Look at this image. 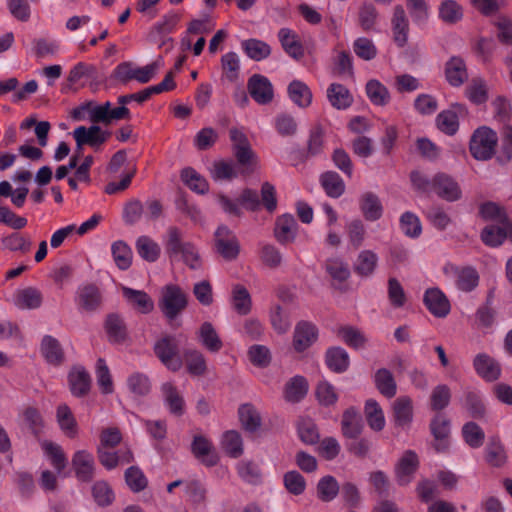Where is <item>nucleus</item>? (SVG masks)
Here are the masks:
<instances>
[{"instance_id": "obj_1", "label": "nucleus", "mask_w": 512, "mask_h": 512, "mask_svg": "<svg viewBox=\"0 0 512 512\" xmlns=\"http://www.w3.org/2000/svg\"><path fill=\"white\" fill-rule=\"evenodd\" d=\"M498 143L497 133L489 127L477 128L470 139L469 149L471 155L477 160L492 158Z\"/></svg>"}, {"instance_id": "obj_2", "label": "nucleus", "mask_w": 512, "mask_h": 512, "mask_svg": "<svg viewBox=\"0 0 512 512\" xmlns=\"http://www.w3.org/2000/svg\"><path fill=\"white\" fill-rule=\"evenodd\" d=\"M230 139L236 159L243 166L242 173L248 174L253 172L258 164V160L244 132L237 128H232L230 130Z\"/></svg>"}, {"instance_id": "obj_3", "label": "nucleus", "mask_w": 512, "mask_h": 512, "mask_svg": "<svg viewBox=\"0 0 512 512\" xmlns=\"http://www.w3.org/2000/svg\"><path fill=\"white\" fill-rule=\"evenodd\" d=\"M187 306V297L182 289L173 284L162 289L159 307L169 320L175 319Z\"/></svg>"}, {"instance_id": "obj_4", "label": "nucleus", "mask_w": 512, "mask_h": 512, "mask_svg": "<svg viewBox=\"0 0 512 512\" xmlns=\"http://www.w3.org/2000/svg\"><path fill=\"white\" fill-rule=\"evenodd\" d=\"M116 107H112L110 101L94 105L89 109V118L94 123L111 124L114 121L129 120L131 112L127 108V104L117 103Z\"/></svg>"}, {"instance_id": "obj_5", "label": "nucleus", "mask_w": 512, "mask_h": 512, "mask_svg": "<svg viewBox=\"0 0 512 512\" xmlns=\"http://www.w3.org/2000/svg\"><path fill=\"white\" fill-rule=\"evenodd\" d=\"M159 65L157 62L150 63L143 67H138L132 62H123L115 68V77L121 82L135 80L139 83H147L157 73Z\"/></svg>"}, {"instance_id": "obj_6", "label": "nucleus", "mask_w": 512, "mask_h": 512, "mask_svg": "<svg viewBox=\"0 0 512 512\" xmlns=\"http://www.w3.org/2000/svg\"><path fill=\"white\" fill-rule=\"evenodd\" d=\"M215 246L217 252L226 260L235 259L240 251L239 242L235 234L226 226H220L216 230Z\"/></svg>"}, {"instance_id": "obj_7", "label": "nucleus", "mask_w": 512, "mask_h": 512, "mask_svg": "<svg viewBox=\"0 0 512 512\" xmlns=\"http://www.w3.org/2000/svg\"><path fill=\"white\" fill-rule=\"evenodd\" d=\"M155 354L160 361L171 371H178L182 367V359L178 353L176 343L170 338H163L156 342Z\"/></svg>"}, {"instance_id": "obj_8", "label": "nucleus", "mask_w": 512, "mask_h": 512, "mask_svg": "<svg viewBox=\"0 0 512 512\" xmlns=\"http://www.w3.org/2000/svg\"><path fill=\"white\" fill-rule=\"evenodd\" d=\"M109 136L110 132L103 130L98 125H92L90 127L79 126L73 131V137L79 151L83 145H89L91 147L100 146L106 142Z\"/></svg>"}, {"instance_id": "obj_9", "label": "nucleus", "mask_w": 512, "mask_h": 512, "mask_svg": "<svg viewBox=\"0 0 512 512\" xmlns=\"http://www.w3.org/2000/svg\"><path fill=\"white\" fill-rule=\"evenodd\" d=\"M247 88L250 96L258 104L266 105L273 100V85L270 80L263 75H252L248 80Z\"/></svg>"}, {"instance_id": "obj_10", "label": "nucleus", "mask_w": 512, "mask_h": 512, "mask_svg": "<svg viewBox=\"0 0 512 512\" xmlns=\"http://www.w3.org/2000/svg\"><path fill=\"white\" fill-rule=\"evenodd\" d=\"M423 301L428 311L438 318L446 317L451 310L449 299L438 287L427 289L424 293Z\"/></svg>"}, {"instance_id": "obj_11", "label": "nucleus", "mask_w": 512, "mask_h": 512, "mask_svg": "<svg viewBox=\"0 0 512 512\" xmlns=\"http://www.w3.org/2000/svg\"><path fill=\"white\" fill-rule=\"evenodd\" d=\"M419 467L418 455L412 451H405L395 466L396 480L399 485H408L414 478Z\"/></svg>"}, {"instance_id": "obj_12", "label": "nucleus", "mask_w": 512, "mask_h": 512, "mask_svg": "<svg viewBox=\"0 0 512 512\" xmlns=\"http://www.w3.org/2000/svg\"><path fill=\"white\" fill-rule=\"evenodd\" d=\"M76 305L82 312L96 311L102 302L99 288L94 284H85L78 288L75 297Z\"/></svg>"}, {"instance_id": "obj_13", "label": "nucleus", "mask_w": 512, "mask_h": 512, "mask_svg": "<svg viewBox=\"0 0 512 512\" xmlns=\"http://www.w3.org/2000/svg\"><path fill=\"white\" fill-rule=\"evenodd\" d=\"M433 191L442 199L454 202L461 198L462 191L455 179L439 173L433 177Z\"/></svg>"}, {"instance_id": "obj_14", "label": "nucleus", "mask_w": 512, "mask_h": 512, "mask_svg": "<svg viewBox=\"0 0 512 512\" xmlns=\"http://www.w3.org/2000/svg\"><path fill=\"white\" fill-rule=\"evenodd\" d=\"M318 338L317 327L307 321L296 324L293 334V347L297 352H303L312 346Z\"/></svg>"}, {"instance_id": "obj_15", "label": "nucleus", "mask_w": 512, "mask_h": 512, "mask_svg": "<svg viewBox=\"0 0 512 512\" xmlns=\"http://www.w3.org/2000/svg\"><path fill=\"white\" fill-rule=\"evenodd\" d=\"M392 35L398 47H404L408 42L409 21L403 6L396 5L391 19Z\"/></svg>"}, {"instance_id": "obj_16", "label": "nucleus", "mask_w": 512, "mask_h": 512, "mask_svg": "<svg viewBox=\"0 0 512 512\" xmlns=\"http://www.w3.org/2000/svg\"><path fill=\"white\" fill-rule=\"evenodd\" d=\"M11 302L21 310L37 309L42 304V294L34 287L19 288L13 293Z\"/></svg>"}, {"instance_id": "obj_17", "label": "nucleus", "mask_w": 512, "mask_h": 512, "mask_svg": "<svg viewBox=\"0 0 512 512\" xmlns=\"http://www.w3.org/2000/svg\"><path fill=\"white\" fill-rule=\"evenodd\" d=\"M72 466L79 480L90 481L93 478L95 462L93 455L89 451H76L72 457Z\"/></svg>"}, {"instance_id": "obj_18", "label": "nucleus", "mask_w": 512, "mask_h": 512, "mask_svg": "<svg viewBox=\"0 0 512 512\" xmlns=\"http://www.w3.org/2000/svg\"><path fill=\"white\" fill-rule=\"evenodd\" d=\"M359 208L363 217L367 221L379 220L384 212V207L377 194L373 192H364L359 198Z\"/></svg>"}, {"instance_id": "obj_19", "label": "nucleus", "mask_w": 512, "mask_h": 512, "mask_svg": "<svg viewBox=\"0 0 512 512\" xmlns=\"http://www.w3.org/2000/svg\"><path fill=\"white\" fill-rule=\"evenodd\" d=\"M121 290L128 305L138 312L148 314L154 309V302L146 292L125 286Z\"/></svg>"}, {"instance_id": "obj_20", "label": "nucleus", "mask_w": 512, "mask_h": 512, "mask_svg": "<svg viewBox=\"0 0 512 512\" xmlns=\"http://www.w3.org/2000/svg\"><path fill=\"white\" fill-rule=\"evenodd\" d=\"M56 421L62 433L71 439L79 434V425L66 404H61L56 409Z\"/></svg>"}, {"instance_id": "obj_21", "label": "nucleus", "mask_w": 512, "mask_h": 512, "mask_svg": "<svg viewBox=\"0 0 512 512\" xmlns=\"http://www.w3.org/2000/svg\"><path fill=\"white\" fill-rule=\"evenodd\" d=\"M192 452L196 458L206 466H214L218 462V455L212 443L204 436H195L192 442Z\"/></svg>"}, {"instance_id": "obj_22", "label": "nucleus", "mask_w": 512, "mask_h": 512, "mask_svg": "<svg viewBox=\"0 0 512 512\" xmlns=\"http://www.w3.org/2000/svg\"><path fill=\"white\" fill-rule=\"evenodd\" d=\"M473 364L477 374L486 381H495L501 375L499 364L486 354L477 355Z\"/></svg>"}, {"instance_id": "obj_23", "label": "nucleus", "mask_w": 512, "mask_h": 512, "mask_svg": "<svg viewBox=\"0 0 512 512\" xmlns=\"http://www.w3.org/2000/svg\"><path fill=\"white\" fill-rule=\"evenodd\" d=\"M45 458L60 475L67 466V457L62 447L54 442L44 440L40 443Z\"/></svg>"}, {"instance_id": "obj_24", "label": "nucleus", "mask_w": 512, "mask_h": 512, "mask_svg": "<svg viewBox=\"0 0 512 512\" xmlns=\"http://www.w3.org/2000/svg\"><path fill=\"white\" fill-rule=\"evenodd\" d=\"M298 224L292 215L284 214L280 216L275 225V237L282 243L293 242L297 234Z\"/></svg>"}, {"instance_id": "obj_25", "label": "nucleus", "mask_w": 512, "mask_h": 512, "mask_svg": "<svg viewBox=\"0 0 512 512\" xmlns=\"http://www.w3.org/2000/svg\"><path fill=\"white\" fill-rule=\"evenodd\" d=\"M161 392L165 406L175 415H182L184 412L185 402L183 396L176 386L171 382H165L161 385Z\"/></svg>"}, {"instance_id": "obj_26", "label": "nucleus", "mask_w": 512, "mask_h": 512, "mask_svg": "<svg viewBox=\"0 0 512 512\" xmlns=\"http://www.w3.org/2000/svg\"><path fill=\"white\" fill-rule=\"evenodd\" d=\"M278 38L284 51L294 59H300L304 55L303 46L298 35L289 28H281Z\"/></svg>"}, {"instance_id": "obj_27", "label": "nucleus", "mask_w": 512, "mask_h": 512, "mask_svg": "<svg viewBox=\"0 0 512 512\" xmlns=\"http://www.w3.org/2000/svg\"><path fill=\"white\" fill-rule=\"evenodd\" d=\"M393 417L397 426L406 427L413 419L412 400L407 396L398 397L392 405Z\"/></svg>"}, {"instance_id": "obj_28", "label": "nucleus", "mask_w": 512, "mask_h": 512, "mask_svg": "<svg viewBox=\"0 0 512 512\" xmlns=\"http://www.w3.org/2000/svg\"><path fill=\"white\" fill-rule=\"evenodd\" d=\"M341 431L344 437L356 439L362 431V419L357 410L349 408L343 413Z\"/></svg>"}, {"instance_id": "obj_29", "label": "nucleus", "mask_w": 512, "mask_h": 512, "mask_svg": "<svg viewBox=\"0 0 512 512\" xmlns=\"http://www.w3.org/2000/svg\"><path fill=\"white\" fill-rule=\"evenodd\" d=\"M445 75L448 83L452 86H461L468 77L467 69L463 59L452 57L445 68Z\"/></svg>"}, {"instance_id": "obj_30", "label": "nucleus", "mask_w": 512, "mask_h": 512, "mask_svg": "<svg viewBox=\"0 0 512 512\" xmlns=\"http://www.w3.org/2000/svg\"><path fill=\"white\" fill-rule=\"evenodd\" d=\"M290 100L300 108L308 107L312 102V92L307 84L293 80L287 88Z\"/></svg>"}, {"instance_id": "obj_31", "label": "nucleus", "mask_w": 512, "mask_h": 512, "mask_svg": "<svg viewBox=\"0 0 512 512\" xmlns=\"http://www.w3.org/2000/svg\"><path fill=\"white\" fill-rule=\"evenodd\" d=\"M455 285L457 289L463 292H471L479 284V274L473 267L456 268Z\"/></svg>"}, {"instance_id": "obj_32", "label": "nucleus", "mask_w": 512, "mask_h": 512, "mask_svg": "<svg viewBox=\"0 0 512 512\" xmlns=\"http://www.w3.org/2000/svg\"><path fill=\"white\" fill-rule=\"evenodd\" d=\"M464 9L456 0H442L438 17L445 24H456L463 19Z\"/></svg>"}, {"instance_id": "obj_33", "label": "nucleus", "mask_w": 512, "mask_h": 512, "mask_svg": "<svg viewBox=\"0 0 512 512\" xmlns=\"http://www.w3.org/2000/svg\"><path fill=\"white\" fill-rule=\"evenodd\" d=\"M41 353L45 360L54 366L61 364L64 360V353L60 343L49 335L42 339Z\"/></svg>"}, {"instance_id": "obj_34", "label": "nucleus", "mask_w": 512, "mask_h": 512, "mask_svg": "<svg viewBox=\"0 0 512 512\" xmlns=\"http://www.w3.org/2000/svg\"><path fill=\"white\" fill-rule=\"evenodd\" d=\"M69 384L73 395L82 396L89 391L91 379L84 368L74 367L69 373Z\"/></svg>"}, {"instance_id": "obj_35", "label": "nucleus", "mask_w": 512, "mask_h": 512, "mask_svg": "<svg viewBox=\"0 0 512 512\" xmlns=\"http://www.w3.org/2000/svg\"><path fill=\"white\" fill-rule=\"evenodd\" d=\"M327 97L330 104L338 110L347 109L353 101L349 90L338 83H332L328 87Z\"/></svg>"}, {"instance_id": "obj_36", "label": "nucleus", "mask_w": 512, "mask_h": 512, "mask_svg": "<svg viewBox=\"0 0 512 512\" xmlns=\"http://www.w3.org/2000/svg\"><path fill=\"white\" fill-rule=\"evenodd\" d=\"M98 457L101 464L111 470L118 464L130 463L133 459L132 453L129 450H120L119 452H110L106 448L98 447Z\"/></svg>"}, {"instance_id": "obj_37", "label": "nucleus", "mask_w": 512, "mask_h": 512, "mask_svg": "<svg viewBox=\"0 0 512 512\" xmlns=\"http://www.w3.org/2000/svg\"><path fill=\"white\" fill-rule=\"evenodd\" d=\"M198 338L203 347L210 352H218L223 346L220 337L210 322H204L201 325Z\"/></svg>"}, {"instance_id": "obj_38", "label": "nucleus", "mask_w": 512, "mask_h": 512, "mask_svg": "<svg viewBox=\"0 0 512 512\" xmlns=\"http://www.w3.org/2000/svg\"><path fill=\"white\" fill-rule=\"evenodd\" d=\"M135 247L139 256L147 262L157 261L161 253L159 244L145 235L138 237Z\"/></svg>"}, {"instance_id": "obj_39", "label": "nucleus", "mask_w": 512, "mask_h": 512, "mask_svg": "<svg viewBox=\"0 0 512 512\" xmlns=\"http://www.w3.org/2000/svg\"><path fill=\"white\" fill-rule=\"evenodd\" d=\"M366 94L372 104L385 106L390 102L391 96L386 86L379 80L371 79L366 84Z\"/></svg>"}, {"instance_id": "obj_40", "label": "nucleus", "mask_w": 512, "mask_h": 512, "mask_svg": "<svg viewBox=\"0 0 512 512\" xmlns=\"http://www.w3.org/2000/svg\"><path fill=\"white\" fill-rule=\"evenodd\" d=\"M326 364L336 373H342L349 367V355L341 347H332L326 352Z\"/></svg>"}, {"instance_id": "obj_41", "label": "nucleus", "mask_w": 512, "mask_h": 512, "mask_svg": "<svg viewBox=\"0 0 512 512\" xmlns=\"http://www.w3.org/2000/svg\"><path fill=\"white\" fill-rule=\"evenodd\" d=\"M126 387L133 396L140 397L150 392L151 382L146 374L133 372L127 377Z\"/></svg>"}, {"instance_id": "obj_42", "label": "nucleus", "mask_w": 512, "mask_h": 512, "mask_svg": "<svg viewBox=\"0 0 512 512\" xmlns=\"http://www.w3.org/2000/svg\"><path fill=\"white\" fill-rule=\"evenodd\" d=\"M238 415L243 428L247 431L254 432L261 426V416L250 403L242 404L238 409Z\"/></svg>"}, {"instance_id": "obj_43", "label": "nucleus", "mask_w": 512, "mask_h": 512, "mask_svg": "<svg viewBox=\"0 0 512 512\" xmlns=\"http://www.w3.org/2000/svg\"><path fill=\"white\" fill-rule=\"evenodd\" d=\"M365 416L370 428L374 431H381L385 427V416L377 401L369 399L365 404Z\"/></svg>"}, {"instance_id": "obj_44", "label": "nucleus", "mask_w": 512, "mask_h": 512, "mask_svg": "<svg viewBox=\"0 0 512 512\" xmlns=\"http://www.w3.org/2000/svg\"><path fill=\"white\" fill-rule=\"evenodd\" d=\"M181 179L184 184L198 194H205L209 190L207 180L193 168H185L181 172Z\"/></svg>"}, {"instance_id": "obj_45", "label": "nucleus", "mask_w": 512, "mask_h": 512, "mask_svg": "<svg viewBox=\"0 0 512 512\" xmlns=\"http://www.w3.org/2000/svg\"><path fill=\"white\" fill-rule=\"evenodd\" d=\"M111 253L116 266L121 270H127L132 264V250L122 240L112 243Z\"/></svg>"}, {"instance_id": "obj_46", "label": "nucleus", "mask_w": 512, "mask_h": 512, "mask_svg": "<svg viewBox=\"0 0 512 512\" xmlns=\"http://www.w3.org/2000/svg\"><path fill=\"white\" fill-rule=\"evenodd\" d=\"M232 306L240 315H247L251 311V296L244 286L238 284L232 288Z\"/></svg>"}, {"instance_id": "obj_47", "label": "nucleus", "mask_w": 512, "mask_h": 512, "mask_svg": "<svg viewBox=\"0 0 512 512\" xmlns=\"http://www.w3.org/2000/svg\"><path fill=\"white\" fill-rule=\"evenodd\" d=\"M378 262V256L371 250H363L359 253L356 263L355 271L363 277H368L373 274Z\"/></svg>"}, {"instance_id": "obj_48", "label": "nucleus", "mask_w": 512, "mask_h": 512, "mask_svg": "<svg viewBox=\"0 0 512 512\" xmlns=\"http://www.w3.org/2000/svg\"><path fill=\"white\" fill-rule=\"evenodd\" d=\"M374 382L381 394L391 398L396 394V382L392 373L385 368L376 371L374 375Z\"/></svg>"}, {"instance_id": "obj_49", "label": "nucleus", "mask_w": 512, "mask_h": 512, "mask_svg": "<svg viewBox=\"0 0 512 512\" xmlns=\"http://www.w3.org/2000/svg\"><path fill=\"white\" fill-rule=\"evenodd\" d=\"M241 45L247 56L254 61H261L271 54L270 46L258 39L244 40Z\"/></svg>"}, {"instance_id": "obj_50", "label": "nucleus", "mask_w": 512, "mask_h": 512, "mask_svg": "<svg viewBox=\"0 0 512 512\" xmlns=\"http://www.w3.org/2000/svg\"><path fill=\"white\" fill-rule=\"evenodd\" d=\"M184 361L189 374L192 376H202L207 370L206 359L204 355L197 350H188L184 353Z\"/></svg>"}, {"instance_id": "obj_51", "label": "nucleus", "mask_w": 512, "mask_h": 512, "mask_svg": "<svg viewBox=\"0 0 512 512\" xmlns=\"http://www.w3.org/2000/svg\"><path fill=\"white\" fill-rule=\"evenodd\" d=\"M223 450L232 458H238L243 453V442L237 431L230 430L223 434L221 438Z\"/></svg>"}, {"instance_id": "obj_52", "label": "nucleus", "mask_w": 512, "mask_h": 512, "mask_svg": "<svg viewBox=\"0 0 512 512\" xmlns=\"http://www.w3.org/2000/svg\"><path fill=\"white\" fill-rule=\"evenodd\" d=\"M321 184L328 196L340 197L345 190V184L336 172H326L321 176Z\"/></svg>"}, {"instance_id": "obj_53", "label": "nucleus", "mask_w": 512, "mask_h": 512, "mask_svg": "<svg viewBox=\"0 0 512 512\" xmlns=\"http://www.w3.org/2000/svg\"><path fill=\"white\" fill-rule=\"evenodd\" d=\"M400 229L405 236L415 239L422 233V225L419 217L412 212H405L399 221Z\"/></svg>"}, {"instance_id": "obj_54", "label": "nucleus", "mask_w": 512, "mask_h": 512, "mask_svg": "<svg viewBox=\"0 0 512 512\" xmlns=\"http://www.w3.org/2000/svg\"><path fill=\"white\" fill-rule=\"evenodd\" d=\"M307 391L306 379L302 376H295L286 384L285 398L289 402H298L306 395Z\"/></svg>"}, {"instance_id": "obj_55", "label": "nucleus", "mask_w": 512, "mask_h": 512, "mask_svg": "<svg viewBox=\"0 0 512 512\" xmlns=\"http://www.w3.org/2000/svg\"><path fill=\"white\" fill-rule=\"evenodd\" d=\"M269 320L272 328L278 334H285L289 331L291 321L289 315L284 312L280 305H274L269 311Z\"/></svg>"}, {"instance_id": "obj_56", "label": "nucleus", "mask_w": 512, "mask_h": 512, "mask_svg": "<svg viewBox=\"0 0 512 512\" xmlns=\"http://www.w3.org/2000/svg\"><path fill=\"white\" fill-rule=\"evenodd\" d=\"M97 384L103 394H111L114 391V385L110 370L104 359L100 358L96 362Z\"/></svg>"}, {"instance_id": "obj_57", "label": "nucleus", "mask_w": 512, "mask_h": 512, "mask_svg": "<svg viewBox=\"0 0 512 512\" xmlns=\"http://www.w3.org/2000/svg\"><path fill=\"white\" fill-rule=\"evenodd\" d=\"M105 329L111 342L119 343L126 337V328L123 320L115 314L107 317Z\"/></svg>"}, {"instance_id": "obj_58", "label": "nucleus", "mask_w": 512, "mask_h": 512, "mask_svg": "<svg viewBox=\"0 0 512 512\" xmlns=\"http://www.w3.org/2000/svg\"><path fill=\"white\" fill-rule=\"evenodd\" d=\"M223 76L230 82L238 79L240 71V59L235 52H228L221 57Z\"/></svg>"}, {"instance_id": "obj_59", "label": "nucleus", "mask_w": 512, "mask_h": 512, "mask_svg": "<svg viewBox=\"0 0 512 512\" xmlns=\"http://www.w3.org/2000/svg\"><path fill=\"white\" fill-rule=\"evenodd\" d=\"M436 125L443 133L454 135L459 128L457 112L453 110L442 111L436 118Z\"/></svg>"}, {"instance_id": "obj_60", "label": "nucleus", "mask_w": 512, "mask_h": 512, "mask_svg": "<svg viewBox=\"0 0 512 512\" xmlns=\"http://www.w3.org/2000/svg\"><path fill=\"white\" fill-rule=\"evenodd\" d=\"M466 96L474 104L485 103L488 98L486 82L481 78L472 79L466 88Z\"/></svg>"}, {"instance_id": "obj_61", "label": "nucleus", "mask_w": 512, "mask_h": 512, "mask_svg": "<svg viewBox=\"0 0 512 512\" xmlns=\"http://www.w3.org/2000/svg\"><path fill=\"white\" fill-rule=\"evenodd\" d=\"M338 336L350 347L359 349L364 347L367 339L365 335L357 328L344 326L338 330Z\"/></svg>"}, {"instance_id": "obj_62", "label": "nucleus", "mask_w": 512, "mask_h": 512, "mask_svg": "<svg viewBox=\"0 0 512 512\" xmlns=\"http://www.w3.org/2000/svg\"><path fill=\"white\" fill-rule=\"evenodd\" d=\"M406 5L415 24L422 25L428 20L430 9L426 0H406Z\"/></svg>"}, {"instance_id": "obj_63", "label": "nucleus", "mask_w": 512, "mask_h": 512, "mask_svg": "<svg viewBox=\"0 0 512 512\" xmlns=\"http://www.w3.org/2000/svg\"><path fill=\"white\" fill-rule=\"evenodd\" d=\"M353 50L359 58L370 61L377 56V48L373 40L367 37H359L353 42Z\"/></svg>"}, {"instance_id": "obj_64", "label": "nucleus", "mask_w": 512, "mask_h": 512, "mask_svg": "<svg viewBox=\"0 0 512 512\" xmlns=\"http://www.w3.org/2000/svg\"><path fill=\"white\" fill-rule=\"evenodd\" d=\"M317 492L322 501L329 502L333 500L339 492L337 480L332 476L323 477L317 485Z\"/></svg>"}]
</instances>
